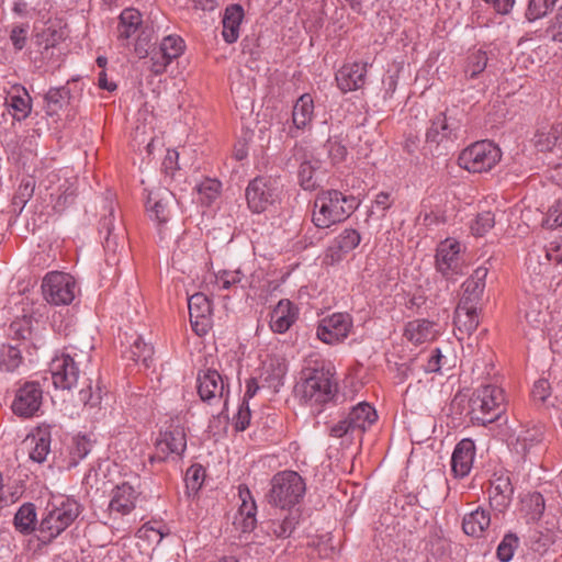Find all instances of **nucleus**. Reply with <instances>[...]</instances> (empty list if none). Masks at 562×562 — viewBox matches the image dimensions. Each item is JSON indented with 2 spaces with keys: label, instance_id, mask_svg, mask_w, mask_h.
<instances>
[{
  "label": "nucleus",
  "instance_id": "nucleus-7",
  "mask_svg": "<svg viewBox=\"0 0 562 562\" xmlns=\"http://www.w3.org/2000/svg\"><path fill=\"white\" fill-rule=\"evenodd\" d=\"M502 151L497 145L490 140L475 142L463 149L458 164L470 172H486L493 169L501 160Z\"/></svg>",
  "mask_w": 562,
  "mask_h": 562
},
{
  "label": "nucleus",
  "instance_id": "nucleus-52",
  "mask_svg": "<svg viewBox=\"0 0 562 562\" xmlns=\"http://www.w3.org/2000/svg\"><path fill=\"white\" fill-rule=\"evenodd\" d=\"M154 44L155 42L153 31L142 29L134 44V53L138 56V58H145L149 56V54L154 49Z\"/></svg>",
  "mask_w": 562,
  "mask_h": 562
},
{
  "label": "nucleus",
  "instance_id": "nucleus-34",
  "mask_svg": "<svg viewBox=\"0 0 562 562\" xmlns=\"http://www.w3.org/2000/svg\"><path fill=\"white\" fill-rule=\"evenodd\" d=\"M286 372L288 364L283 358L271 357L263 362L262 376L269 387L277 390L282 385Z\"/></svg>",
  "mask_w": 562,
  "mask_h": 562
},
{
  "label": "nucleus",
  "instance_id": "nucleus-3",
  "mask_svg": "<svg viewBox=\"0 0 562 562\" xmlns=\"http://www.w3.org/2000/svg\"><path fill=\"white\" fill-rule=\"evenodd\" d=\"M81 505L74 498L60 497L49 504L47 514L42 518L40 540L49 542L65 531L80 515Z\"/></svg>",
  "mask_w": 562,
  "mask_h": 562
},
{
  "label": "nucleus",
  "instance_id": "nucleus-61",
  "mask_svg": "<svg viewBox=\"0 0 562 562\" xmlns=\"http://www.w3.org/2000/svg\"><path fill=\"white\" fill-rule=\"evenodd\" d=\"M551 394V387L547 380H538L535 382L531 396L535 402L544 403Z\"/></svg>",
  "mask_w": 562,
  "mask_h": 562
},
{
  "label": "nucleus",
  "instance_id": "nucleus-58",
  "mask_svg": "<svg viewBox=\"0 0 562 562\" xmlns=\"http://www.w3.org/2000/svg\"><path fill=\"white\" fill-rule=\"evenodd\" d=\"M124 238V229L122 227H119V232L115 234H106L104 237L105 251L116 254L119 249H123Z\"/></svg>",
  "mask_w": 562,
  "mask_h": 562
},
{
  "label": "nucleus",
  "instance_id": "nucleus-1",
  "mask_svg": "<svg viewBox=\"0 0 562 562\" xmlns=\"http://www.w3.org/2000/svg\"><path fill=\"white\" fill-rule=\"evenodd\" d=\"M90 351L77 352L75 348L56 357L50 362L52 381L56 389L71 390L77 386L80 378L83 379L85 387L79 391V401L90 408L98 407L102 401V389L99 381L93 389L92 380L86 378L87 368L90 363Z\"/></svg>",
  "mask_w": 562,
  "mask_h": 562
},
{
  "label": "nucleus",
  "instance_id": "nucleus-62",
  "mask_svg": "<svg viewBox=\"0 0 562 562\" xmlns=\"http://www.w3.org/2000/svg\"><path fill=\"white\" fill-rule=\"evenodd\" d=\"M221 183L217 180L207 179L199 187V192L205 196L207 203L215 200L220 193Z\"/></svg>",
  "mask_w": 562,
  "mask_h": 562
},
{
  "label": "nucleus",
  "instance_id": "nucleus-39",
  "mask_svg": "<svg viewBox=\"0 0 562 562\" xmlns=\"http://www.w3.org/2000/svg\"><path fill=\"white\" fill-rule=\"evenodd\" d=\"M92 442L86 436H76L72 438L68 448V468H75L91 451Z\"/></svg>",
  "mask_w": 562,
  "mask_h": 562
},
{
  "label": "nucleus",
  "instance_id": "nucleus-56",
  "mask_svg": "<svg viewBox=\"0 0 562 562\" xmlns=\"http://www.w3.org/2000/svg\"><path fill=\"white\" fill-rule=\"evenodd\" d=\"M29 23L13 25L10 32V41L15 50H22L27 43Z\"/></svg>",
  "mask_w": 562,
  "mask_h": 562
},
{
  "label": "nucleus",
  "instance_id": "nucleus-31",
  "mask_svg": "<svg viewBox=\"0 0 562 562\" xmlns=\"http://www.w3.org/2000/svg\"><path fill=\"white\" fill-rule=\"evenodd\" d=\"M491 525V515L487 509L476 508L463 517L462 529L472 537H481Z\"/></svg>",
  "mask_w": 562,
  "mask_h": 562
},
{
  "label": "nucleus",
  "instance_id": "nucleus-2",
  "mask_svg": "<svg viewBox=\"0 0 562 562\" xmlns=\"http://www.w3.org/2000/svg\"><path fill=\"white\" fill-rule=\"evenodd\" d=\"M358 200L338 190H322L314 201L312 222L318 228H328L347 220L358 207Z\"/></svg>",
  "mask_w": 562,
  "mask_h": 562
},
{
  "label": "nucleus",
  "instance_id": "nucleus-59",
  "mask_svg": "<svg viewBox=\"0 0 562 562\" xmlns=\"http://www.w3.org/2000/svg\"><path fill=\"white\" fill-rule=\"evenodd\" d=\"M543 225L548 228L562 226V201H558L549 209Z\"/></svg>",
  "mask_w": 562,
  "mask_h": 562
},
{
  "label": "nucleus",
  "instance_id": "nucleus-9",
  "mask_svg": "<svg viewBox=\"0 0 562 562\" xmlns=\"http://www.w3.org/2000/svg\"><path fill=\"white\" fill-rule=\"evenodd\" d=\"M187 449V435L181 425H171L165 431H160L155 441L154 453L149 461L164 462L169 458H180Z\"/></svg>",
  "mask_w": 562,
  "mask_h": 562
},
{
  "label": "nucleus",
  "instance_id": "nucleus-38",
  "mask_svg": "<svg viewBox=\"0 0 562 562\" xmlns=\"http://www.w3.org/2000/svg\"><path fill=\"white\" fill-rule=\"evenodd\" d=\"M36 521L35 505L33 503H25L15 513L13 522L19 532L30 535L35 530Z\"/></svg>",
  "mask_w": 562,
  "mask_h": 562
},
{
  "label": "nucleus",
  "instance_id": "nucleus-40",
  "mask_svg": "<svg viewBox=\"0 0 562 562\" xmlns=\"http://www.w3.org/2000/svg\"><path fill=\"white\" fill-rule=\"evenodd\" d=\"M319 167V162L317 160L313 161L308 159L305 155L301 157L297 177L300 186L304 190H314L317 187V179L315 177V172Z\"/></svg>",
  "mask_w": 562,
  "mask_h": 562
},
{
  "label": "nucleus",
  "instance_id": "nucleus-25",
  "mask_svg": "<svg viewBox=\"0 0 562 562\" xmlns=\"http://www.w3.org/2000/svg\"><path fill=\"white\" fill-rule=\"evenodd\" d=\"M297 318V308L289 300H281L270 314L272 331L283 334L290 329Z\"/></svg>",
  "mask_w": 562,
  "mask_h": 562
},
{
  "label": "nucleus",
  "instance_id": "nucleus-8",
  "mask_svg": "<svg viewBox=\"0 0 562 562\" xmlns=\"http://www.w3.org/2000/svg\"><path fill=\"white\" fill-rule=\"evenodd\" d=\"M280 190L276 179L256 177L246 188V201L252 213L260 214L273 205L279 199Z\"/></svg>",
  "mask_w": 562,
  "mask_h": 562
},
{
  "label": "nucleus",
  "instance_id": "nucleus-45",
  "mask_svg": "<svg viewBox=\"0 0 562 562\" xmlns=\"http://www.w3.org/2000/svg\"><path fill=\"white\" fill-rule=\"evenodd\" d=\"M488 57L486 52L482 49L470 53L467 57L464 74L467 77L473 79L482 74L487 66Z\"/></svg>",
  "mask_w": 562,
  "mask_h": 562
},
{
  "label": "nucleus",
  "instance_id": "nucleus-49",
  "mask_svg": "<svg viewBox=\"0 0 562 562\" xmlns=\"http://www.w3.org/2000/svg\"><path fill=\"white\" fill-rule=\"evenodd\" d=\"M158 48L162 52V55L167 56V59L172 61L183 53L184 42L179 36L168 35L164 37Z\"/></svg>",
  "mask_w": 562,
  "mask_h": 562
},
{
  "label": "nucleus",
  "instance_id": "nucleus-63",
  "mask_svg": "<svg viewBox=\"0 0 562 562\" xmlns=\"http://www.w3.org/2000/svg\"><path fill=\"white\" fill-rule=\"evenodd\" d=\"M547 33L552 41L562 43V5L558 9Z\"/></svg>",
  "mask_w": 562,
  "mask_h": 562
},
{
  "label": "nucleus",
  "instance_id": "nucleus-41",
  "mask_svg": "<svg viewBox=\"0 0 562 562\" xmlns=\"http://www.w3.org/2000/svg\"><path fill=\"white\" fill-rule=\"evenodd\" d=\"M216 283L218 288L224 290L236 289L238 285L241 289L250 286V283L246 279L240 268L236 270H223L216 276Z\"/></svg>",
  "mask_w": 562,
  "mask_h": 562
},
{
  "label": "nucleus",
  "instance_id": "nucleus-6",
  "mask_svg": "<svg viewBox=\"0 0 562 562\" xmlns=\"http://www.w3.org/2000/svg\"><path fill=\"white\" fill-rule=\"evenodd\" d=\"M306 491L302 476L294 471H282L273 475L268 502L282 509L299 504Z\"/></svg>",
  "mask_w": 562,
  "mask_h": 562
},
{
  "label": "nucleus",
  "instance_id": "nucleus-50",
  "mask_svg": "<svg viewBox=\"0 0 562 562\" xmlns=\"http://www.w3.org/2000/svg\"><path fill=\"white\" fill-rule=\"evenodd\" d=\"M328 158L331 165H339L346 160L348 150L347 147L337 137H329L324 144Z\"/></svg>",
  "mask_w": 562,
  "mask_h": 562
},
{
  "label": "nucleus",
  "instance_id": "nucleus-55",
  "mask_svg": "<svg viewBox=\"0 0 562 562\" xmlns=\"http://www.w3.org/2000/svg\"><path fill=\"white\" fill-rule=\"evenodd\" d=\"M495 225V216L492 212L486 211L479 213L471 225V231L476 236L485 235Z\"/></svg>",
  "mask_w": 562,
  "mask_h": 562
},
{
  "label": "nucleus",
  "instance_id": "nucleus-10",
  "mask_svg": "<svg viewBox=\"0 0 562 562\" xmlns=\"http://www.w3.org/2000/svg\"><path fill=\"white\" fill-rule=\"evenodd\" d=\"M196 389L200 398L209 405L224 403L226 405L229 394L227 378L217 370H200L196 376Z\"/></svg>",
  "mask_w": 562,
  "mask_h": 562
},
{
  "label": "nucleus",
  "instance_id": "nucleus-16",
  "mask_svg": "<svg viewBox=\"0 0 562 562\" xmlns=\"http://www.w3.org/2000/svg\"><path fill=\"white\" fill-rule=\"evenodd\" d=\"M490 504L498 512L505 510L513 501L514 486L508 472H495L487 490Z\"/></svg>",
  "mask_w": 562,
  "mask_h": 562
},
{
  "label": "nucleus",
  "instance_id": "nucleus-12",
  "mask_svg": "<svg viewBox=\"0 0 562 562\" xmlns=\"http://www.w3.org/2000/svg\"><path fill=\"white\" fill-rule=\"evenodd\" d=\"M460 130V122L447 113H438L430 120V125L426 131V143L429 146H443L448 147L458 138V132Z\"/></svg>",
  "mask_w": 562,
  "mask_h": 562
},
{
  "label": "nucleus",
  "instance_id": "nucleus-23",
  "mask_svg": "<svg viewBox=\"0 0 562 562\" xmlns=\"http://www.w3.org/2000/svg\"><path fill=\"white\" fill-rule=\"evenodd\" d=\"M487 273L488 270L485 267H479L473 271L462 284L463 293L459 303L479 307L485 289Z\"/></svg>",
  "mask_w": 562,
  "mask_h": 562
},
{
  "label": "nucleus",
  "instance_id": "nucleus-60",
  "mask_svg": "<svg viewBox=\"0 0 562 562\" xmlns=\"http://www.w3.org/2000/svg\"><path fill=\"white\" fill-rule=\"evenodd\" d=\"M251 413L247 402L243 401L238 408L237 414L234 417L236 430L243 431L250 424Z\"/></svg>",
  "mask_w": 562,
  "mask_h": 562
},
{
  "label": "nucleus",
  "instance_id": "nucleus-28",
  "mask_svg": "<svg viewBox=\"0 0 562 562\" xmlns=\"http://www.w3.org/2000/svg\"><path fill=\"white\" fill-rule=\"evenodd\" d=\"M436 335L435 323L428 319L411 321L404 329L405 338L415 346L434 340Z\"/></svg>",
  "mask_w": 562,
  "mask_h": 562
},
{
  "label": "nucleus",
  "instance_id": "nucleus-5",
  "mask_svg": "<svg viewBox=\"0 0 562 562\" xmlns=\"http://www.w3.org/2000/svg\"><path fill=\"white\" fill-rule=\"evenodd\" d=\"M506 405L503 389L493 384L481 385L470 400L472 419L481 425L491 424L502 417Z\"/></svg>",
  "mask_w": 562,
  "mask_h": 562
},
{
  "label": "nucleus",
  "instance_id": "nucleus-35",
  "mask_svg": "<svg viewBox=\"0 0 562 562\" xmlns=\"http://www.w3.org/2000/svg\"><path fill=\"white\" fill-rule=\"evenodd\" d=\"M147 211L149 217L157 223L159 235H162V226L169 220L168 201L161 198L159 193H150L147 200ZM162 238V236H160Z\"/></svg>",
  "mask_w": 562,
  "mask_h": 562
},
{
  "label": "nucleus",
  "instance_id": "nucleus-21",
  "mask_svg": "<svg viewBox=\"0 0 562 562\" xmlns=\"http://www.w3.org/2000/svg\"><path fill=\"white\" fill-rule=\"evenodd\" d=\"M475 445L472 439H462L457 443L451 457V471L456 477L469 475L474 461Z\"/></svg>",
  "mask_w": 562,
  "mask_h": 562
},
{
  "label": "nucleus",
  "instance_id": "nucleus-53",
  "mask_svg": "<svg viewBox=\"0 0 562 562\" xmlns=\"http://www.w3.org/2000/svg\"><path fill=\"white\" fill-rule=\"evenodd\" d=\"M204 477H205V470L201 464L191 465L187 470L186 477H184L186 487H187L188 492L195 494L201 488V486L204 482Z\"/></svg>",
  "mask_w": 562,
  "mask_h": 562
},
{
  "label": "nucleus",
  "instance_id": "nucleus-37",
  "mask_svg": "<svg viewBox=\"0 0 562 562\" xmlns=\"http://www.w3.org/2000/svg\"><path fill=\"white\" fill-rule=\"evenodd\" d=\"M154 356V347L144 341L140 336H136L130 348L124 352V357L135 363H143L145 368L150 366Z\"/></svg>",
  "mask_w": 562,
  "mask_h": 562
},
{
  "label": "nucleus",
  "instance_id": "nucleus-19",
  "mask_svg": "<svg viewBox=\"0 0 562 562\" xmlns=\"http://www.w3.org/2000/svg\"><path fill=\"white\" fill-rule=\"evenodd\" d=\"M139 493L127 482L116 485L111 492L109 512L111 515L126 516L136 507Z\"/></svg>",
  "mask_w": 562,
  "mask_h": 562
},
{
  "label": "nucleus",
  "instance_id": "nucleus-17",
  "mask_svg": "<svg viewBox=\"0 0 562 562\" xmlns=\"http://www.w3.org/2000/svg\"><path fill=\"white\" fill-rule=\"evenodd\" d=\"M460 244L454 239H446L440 243L436 254L437 270L447 279L461 273Z\"/></svg>",
  "mask_w": 562,
  "mask_h": 562
},
{
  "label": "nucleus",
  "instance_id": "nucleus-29",
  "mask_svg": "<svg viewBox=\"0 0 562 562\" xmlns=\"http://www.w3.org/2000/svg\"><path fill=\"white\" fill-rule=\"evenodd\" d=\"M243 19L244 9L240 4H231L225 9L222 20V35L226 43L233 44L238 40Z\"/></svg>",
  "mask_w": 562,
  "mask_h": 562
},
{
  "label": "nucleus",
  "instance_id": "nucleus-54",
  "mask_svg": "<svg viewBox=\"0 0 562 562\" xmlns=\"http://www.w3.org/2000/svg\"><path fill=\"white\" fill-rule=\"evenodd\" d=\"M296 524L297 520L295 517H293L292 515H286L282 519H276L270 521L269 528L276 537L288 538L295 529Z\"/></svg>",
  "mask_w": 562,
  "mask_h": 562
},
{
  "label": "nucleus",
  "instance_id": "nucleus-51",
  "mask_svg": "<svg viewBox=\"0 0 562 562\" xmlns=\"http://www.w3.org/2000/svg\"><path fill=\"white\" fill-rule=\"evenodd\" d=\"M519 539L515 533H506L497 547L496 555L501 562H509L518 548Z\"/></svg>",
  "mask_w": 562,
  "mask_h": 562
},
{
  "label": "nucleus",
  "instance_id": "nucleus-44",
  "mask_svg": "<svg viewBox=\"0 0 562 562\" xmlns=\"http://www.w3.org/2000/svg\"><path fill=\"white\" fill-rule=\"evenodd\" d=\"M521 505L522 510L532 521L539 520L546 508L544 498L539 492H532L525 495L521 499Z\"/></svg>",
  "mask_w": 562,
  "mask_h": 562
},
{
  "label": "nucleus",
  "instance_id": "nucleus-18",
  "mask_svg": "<svg viewBox=\"0 0 562 562\" xmlns=\"http://www.w3.org/2000/svg\"><path fill=\"white\" fill-rule=\"evenodd\" d=\"M5 93L4 105L14 121L26 120L32 112V98L27 90L19 83L12 85L10 89H3Z\"/></svg>",
  "mask_w": 562,
  "mask_h": 562
},
{
  "label": "nucleus",
  "instance_id": "nucleus-57",
  "mask_svg": "<svg viewBox=\"0 0 562 562\" xmlns=\"http://www.w3.org/2000/svg\"><path fill=\"white\" fill-rule=\"evenodd\" d=\"M150 55V66L149 70L154 75L162 74L167 66L171 63L170 59H167V56L162 55V52L159 48H154Z\"/></svg>",
  "mask_w": 562,
  "mask_h": 562
},
{
  "label": "nucleus",
  "instance_id": "nucleus-24",
  "mask_svg": "<svg viewBox=\"0 0 562 562\" xmlns=\"http://www.w3.org/2000/svg\"><path fill=\"white\" fill-rule=\"evenodd\" d=\"M543 427L532 425L522 428L518 434L514 432L508 437V445L519 454H527L532 448L543 440Z\"/></svg>",
  "mask_w": 562,
  "mask_h": 562
},
{
  "label": "nucleus",
  "instance_id": "nucleus-30",
  "mask_svg": "<svg viewBox=\"0 0 562 562\" xmlns=\"http://www.w3.org/2000/svg\"><path fill=\"white\" fill-rule=\"evenodd\" d=\"M479 307L458 303L454 311V325L459 331L471 335L479 326Z\"/></svg>",
  "mask_w": 562,
  "mask_h": 562
},
{
  "label": "nucleus",
  "instance_id": "nucleus-20",
  "mask_svg": "<svg viewBox=\"0 0 562 562\" xmlns=\"http://www.w3.org/2000/svg\"><path fill=\"white\" fill-rule=\"evenodd\" d=\"M368 63H351L344 65L336 74L338 88L350 92L362 88L366 83Z\"/></svg>",
  "mask_w": 562,
  "mask_h": 562
},
{
  "label": "nucleus",
  "instance_id": "nucleus-64",
  "mask_svg": "<svg viewBox=\"0 0 562 562\" xmlns=\"http://www.w3.org/2000/svg\"><path fill=\"white\" fill-rule=\"evenodd\" d=\"M547 258L557 263L562 262V238L551 240L546 247Z\"/></svg>",
  "mask_w": 562,
  "mask_h": 562
},
{
  "label": "nucleus",
  "instance_id": "nucleus-4",
  "mask_svg": "<svg viewBox=\"0 0 562 562\" xmlns=\"http://www.w3.org/2000/svg\"><path fill=\"white\" fill-rule=\"evenodd\" d=\"M303 374V381L295 389L302 402L310 406H322L335 397L337 383L329 370L308 369Z\"/></svg>",
  "mask_w": 562,
  "mask_h": 562
},
{
  "label": "nucleus",
  "instance_id": "nucleus-15",
  "mask_svg": "<svg viewBox=\"0 0 562 562\" xmlns=\"http://www.w3.org/2000/svg\"><path fill=\"white\" fill-rule=\"evenodd\" d=\"M190 323L193 330L199 335H205L212 325V305L209 297L203 293H195L188 300Z\"/></svg>",
  "mask_w": 562,
  "mask_h": 562
},
{
  "label": "nucleus",
  "instance_id": "nucleus-22",
  "mask_svg": "<svg viewBox=\"0 0 562 562\" xmlns=\"http://www.w3.org/2000/svg\"><path fill=\"white\" fill-rule=\"evenodd\" d=\"M143 25V15L135 8L124 9L120 16L116 26V38L122 46H130V38L140 32Z\"/></svg>",
  "mask_w": 562,
  "mask_h": 562
},
{
  "label": "nucleus",
  "instance_id": "nucleus-11",
  "mask_svg": "<svg viewBox=\"0 0 562 562\" xmlns=\"http://www.w3.org/2000/svg\"><path fill=\"white\" fill-rule=\"evenodd\" d=\"M42 291L45 300L54 305L70 304L76 294L75 279L64 272H49L42 283Z\"/></svg>",
  "mask_w": 562,
  "mask_h": 562
},
{
  "label": "nucleus",
  "instance_id": "nucleus-32",
  "mask_svg": "<svg viewBox=\"0 0 562 562\" xmlns=\"http://www.w3.org/2000/svg\"><path fill=\"white\" fill-rule=\"evenodd\" d=\"M347 416L353 429L359 432L366 431L378 419L375 409L367 402L353 406Z\"/></svg>",
  "mask_w": 562,
  "mask_h": 562
},
{
  "label": "nucleus",
  "instance_id": "nucleus-48",
  "mask_svg": "<svg viewBox=\"0 0 562 562\" xmlns=\"http://www.w3.org/2000/svg\"><path fill=\"white\" fill-rule=\"evenodd\" d=\"M559 0H529L526 9V19L530 22L544 18Z\"/></svg>",
  "mask_w": 562,
  "mask_h": 562
},
{
  "label": "nucleus",
  "instance_id": "nucleus-13",
  "mask_svg": "<svg viewBox=\"0 0 562 562\" xmlns=\"http://www.w3.org/2000/svg\"><path fill=\"white\" fill-rule=\"evenodd\" d=\"M352 327V318L347 313H334L324 317L318 326L317 337L329 345H335L346 339Z\"/></svg>",
  "mask_w": 562,
  "mask_h": 562
},
{
  "label": "nucleus",
  "instance_id": "nucleus-36",
  "mask_svg": "<svg viewBox=\"0 0 562 562\" xmlns=\"http://www.w3.org/2000/svg\"><path fill=\"white\" fill-rule=\"evenodd\" d=\"M548 306L539 299V295L528 301L525 319L535 329H543L547 324Z\"/></svg>",
  "mask_w": 562,
  "mask_h": 562
},
{
  "label": "nucleus",
  "instance_id": "nucleus-26",
  "mask_svg": "<svg viewBox=\"0 0 562 562\" xmlns=\"http://www.w3.org/2000/svg\"><path fill=\"white\" fill-rule=\"evenodd\" d=\"M239 497L241 499V504L238 508L234 524L243 532H250L255 529L257 524V506L247 487H239Z\"/></svg>",
  "mask_w": 562,
  "mask_h": 562
},
{
  "label": "nucleus",
  "instance_id": "nucleus-33",
  "mask_svg": "<svg viewBox=\"0 0 562 562\" xmlns=\"http://www.w3.org/2000/svg\"><path fill=\"white\" fill-rule=\"evenodd\" d=\"M314 116V101L311 94H302L295 102L292 111V121L296 130L307 127Z\"/></svg>",
  "mask_w": 562,
  "mask_h": 562
},
{
  "label": "nucleus",
  "instance_id": "nucleus-42",
  "mask_svg": "<svg viewBox=\"0 0 562 562\" xmlns=\"http://www.w3.org/2000/svg\"><path fill=\"white\" fill-rule=\"evenodd\" d=\"M31 451L30 458L31 460L42 463L46 460L50 451V435L47 431H38L36 435L32 436L31 439Z\"/></svg>",
  "mask_w": 562,
  "mask_h": 562
},
{
  "label": "nucleus",
  "instance_id": "nucleus-27",
  "mask_svg": "<svg viewBox=\"0 0 562 562\" xmlns=\"http://www.w3.org/2000/svg\"><path fill=\"white\" fill-rule=\"evenodd\" d=\"M361 241V236L358 231L353 228L344 229L334 240L333 245L328 248L327 257L330 262L340 261L344 255L353 250Z\"/></svg>",
  "mask_w": 562,
  "mask_h": 562
},
{
  "label": "nucleus",
  "instance_id": "nucleus-14",
  "mask_svg": "<svg viewBox=\"0 0 562 562\" xmlns=\"http://www.w3.org/2000/svg\"><path fill=\"white\" fill-rule=\"evenodd\" d=\"M43 390L37 382L24 383L15 393L12 411L21 417L34 416L42 406Z\"/></svg>",
  "mask_w": 562,
  "mask_h": 562
},
{
  "label": "nucleus",
  "instance_id": "nucleus-46",
  "mask_svg": "<svg viewBox=\"0 0 562 562\" xmlns=\"http://www.w3.org/2000/svg\"><path fill=\"white\" fill-rule=\"evenodd\" d=\"M22 362L20 349L11 345L0 346V371L12 372Z\"/></svg>",
  "mask_w": 562,
  "mask_h": 562
},
{
  "label": "nucleus",
  "instance_id": "nucleus-47",
  "mask_svg": "<svg viewBox=\"0 0 562 562\" xmlns=\"http://www.w3.org/2000/svg\"><path fill=\"white\" fill-rule=\"evenodd\" d=\"M561 130L558 126H551L548 130L539 131L535 136V145L539 151L552 150L560 138Z\"/></svg>",
  "mask_w": 562,
  "mask_h": 562
},
{
  "label": "nucleus",
  "instance_id": "nucleus-43",
  "mask_svg": "<svg viewBox=\"0 0 562 562\" xmlns=\"http://www.w3.org/2000/svg\"><path fill=\"white\" fill-rule=\"evenodd\" d=\"M70 97V90L67 87L50 88L45 97L46 113L48 115L56 114L64 108Z\"/></svg>",
  "mask_w": 562,
  "mask_h": 562
}]
</instances>
